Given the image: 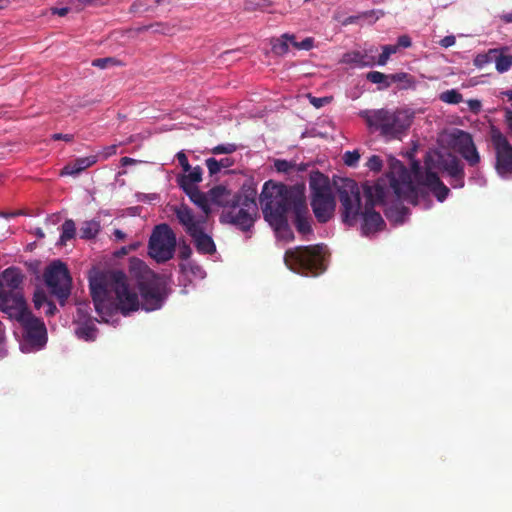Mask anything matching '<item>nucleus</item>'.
<instances>
[{"mask_svg": "<svg viewBox=\"0 0 512 512\" xmlns=\"http://www.w3.org/2000/svg\"><path fill=\"white\" fill-rule=\"evenodd\" d=\"M182 269L185 273L191 274L192 276L198 279H204L206 276V272L204 271V269L193 262H188L182 265Z\"/></svg>", "mask_w": 512, "mask_h": 512, "instance_id": "nucleus-36", "label": "nucleus"}, {"mask_svg": "<svg viewBox=\"0 0 512 512\" xmlns=\"http://www.w3.org/2000/svg\"><path fill=\"white\" fill-rule=\"evenodd\" d=\"M274 168L278 173L290 174L296 170V163L284 159L274 160Z\"/></svg>", "mask_w": 512, "mask_h": 512, "instance_id": "nucleus-34", "label": "nucleus"}, {"mask_svg": "<svg viewBox=\"0 0 512 512\" xmlns=\"http://www.w3.org/2000/svg\"><path fill=\"white\" fill-rule=\"evenodd\" d=\"M100 231V223L95 220L86 221L80 228V237L83 239H91Z\"/></svg>", "mask_w": 512, "mask_h": 512, "instance_id": "nucleus-28", "label": "nucleus"}, {"mask_svg": "<svg viewBox=\"0 0 512 512\" xmlns=\"http://www.w3.org/2000/svg\"><path fill=\"white\" fill-rule=\"evenodd\" d=\"M0 339H4V328L2 323L0 322Z\"/></svg>", "mask_w": 512, "mask_h": 512, "instance_id": "nucleus-64", "label": "nucleus"}, {"mask_svg": "<svg viewBox=\"0 0 512 512\" xmlns=\"http://www.w3.org/2000/svg\"><path fill=\"white\" fill-rule=\"evenodd\" d=\"M20 325L23 327V339L20 349L24 353H32L42 350L47 343V329L42 320L28 315Z\"/></svg>", "mask_w": 512, "mask_h": 512, "instance_id": "nucleus-10", "label": "nucleus"}, {"mask_svg": "<svg viewBox=\"0 0 512 512\" xmlns=\"http://www.w3.org/2000/svg\"><path fill=\"white\" fill-rule=\"evenodd\" d=\"M370 130L377 131L386 140L401 139L413 121L409 109H368L360 112Z\"/></svg>", "mask_w": 512, "mask_h": 512, "instance_id": "nucleus-3", "label": "nucleus"}, {"mask_svg": "<svg viewBox=\"0 0 512 512\" xmlns=\"http://www.w3.org/2000/svg\"><path fill=\"white\" fill-rule=\"evenodd\" d=\"M195 247L199 253L212 254L216 251L215 243L212 237L208 234L207 229L201 230L194 236H191Z\"/></svg>", "mask_w": 512, "mask_h": 512, "instance_id": "nucleus-22", "label": "nucleus"}, {"mask_svg": "<svg viewBox=\"0 0 512 512\" xmlns=\"http://www.w3.org/2000/svg\"><path fill=\"white\" fill-rule=\"evenodd\" d=\"M272 49L276 54H285L289 51V44L287 39H285V34L274 40L272 43Z\"/></svg>", "mask_w": 512, "mask_h": 512, "instance_id": "nucleus-37", "label": "nucleus"}, {"mask_svg": "<svg viewBox=\"0 0 512 512\" xmlns=\"http://www.w3.org/2000/svg\"><path fill=\"white\" fill-rule=\"evenodd\" d=\"M175 215L191 237L203 229H207V215H196L189 207L181 205L175 208Z\"/></svg>", "mask_w": 512, "mask_h": 512, "instance_id": "nucleus-15", "label": "nucleus"}, {"mask_svg": "<svg viewBox=\"0 0 512 512\" xmlns=\"http://www.w3.org/2000/svg\"><path fill=\"white\" fill-rule=\"evenodd\" d=\"M113 235H114L116 240H123L125 238V236H126L125 233L122 230H120V229H115L113 231Z\"/></svg>", "mask_w": 512, "mask_h": 512, "instance_id": "nucleus-59", "label": "nucleus"}, {"mask_svg": "<svg viewBox=\"0 0 512 512\" xmlns=\"http://www.w3.org/2000/svg\"><path fill=\"white\" fill-rule=\"evenodd\" d=\"M489 137L495 151L496 172L503 179L512 178V145L495 126H491Z\"/></svg>", "mask_w": 512, "mask_h": 512, "instance_id": "nucleus-9", "label": "nucleus"}, {"mask_svg": "<svg viewBox=\"0 0 512 512\" xmlns=\"http://www.w3.org/2000/svg\"><path fill=\"white\" fill-rule=\"evenodd\" d=\"M260 204L264 218L274 229L276 237L285 242L293 240L294 235L288 225L287 206L281 187L272 181L266 182L260 195Z\"/></svg>", "mask_w": 512, "mask_h": 512, "instance_id": "nucleus-4", "label": "nucleus"}, {"mask_svg": "<svg viewBox=\"0 0 512 512\" xmlns=\"http://www.w3.org/2000/svg\"><path fill=\"white\" fill-rule=\"evenodd\" d=\"M136 162H137V160H135L133 158H130V157H123V158H121V165L122 166L132 165V164H135Z\"/></svg>", "mask_w": 512, "mask_h": 512, "instance_id": "nucleus-58", "label": "nucleus"}, {"mask_svg": "<svg viewBox=\"0 0 512 512\" xmlns=\"http://www.w3.org/2000/svg\"><path fill=\"white\" fill-rule=\"evenodd\" d=\"M426 165L423 170L419 163L414 162L411 169L407 170L400 161L392 159L391 170L386 177L364 187V206L358 184L353 180L343 181L339 188V199L344 223L352 226L360 218L362 234L370 236L385 226L381 215L374 210L376 204L384 206L387 219L399 225L409 215L404 206L405 202L429 209L432 202L428 199V192H432L439 202H443L450 191L437 174L431 171L428 163Z\"/></svg>", "mask_w": 512, "mask_h": 512, "instance_id": "nucleus-1", "label": "nucleus"}, {"mask_svg": "<svg viewBox=\"0 0 512 512\" xmlns=\"http://www.w3.org/2000/svg\"><path fill=\"white\" fill-rule=\"evenodd\" d=\"M309 187L315 217L321 223L329 221L336 205L329 179L320 172H313L310 174Z\"/></svg>", "mask_w": 512, "mask_h": 512, "instance_id": "nucleus-6", "label": "nucleus"}, {"mask_svg": "<svg viewBox=\"0 0 512 512\" xmlns=\"http://www.w3.org/2000/svg\"><path fill=\"white\" fill-rule=\"evenodd\" d=\"M45 308L44 312L46 315L48 316H51V315H54L55 311H56V306L51 302V301H48L45 306H43Z\"/></svg>", "mask_w": 512, "mask_h": 512, "instance_id": "nucleus-52", "label": "nucleus"}, {"mask_svg": "<svg viewBox=\"0 0 512 512\" xmlns=\"http://www.w3.org/2000/svg\"><path fill=\"white\" fill-rule=\"evenodd\" d=\"M88 309H89V307L87 304H85V303L78 304L77 316H76L75 322H81V321L91 319L90 317H88Z\"/></svg>", "mask_w": 512, "mask_h": 512, "instance_id": "nucleus-43", "label": "nucleus"}, {"mask_svg": "<svg viewBox=\"0 0 512 512\" xmlns=\"http://www.w3.org/2000/svg\"><path fill=\"white\" fill-rule=\"evenodd\" d=\"M368 81L374 84H379V89H386L390 86L389 75H386L379 71H371L366 75Z\"/></svg>", "mask_w": 512, "mask_h": 512, "instance_id": "nucleus-29", "label": "nucleus"}, {"mask_svg": "<svg viewBox=\"0 0 512 512\" xmlns=\"http://www.w3.org/2000/svg\"><path fill=\"white\" fill-rule=\"evenodd\" d=\"M448 143L453 150L458 152L471 166L480 161V155L476 149L470 133L454 129L448 134Z\"/></svg>", "mask_w": 512, "mask_h": 512, "instance_id": "nucleus-13", "label": "nucleus"}, {"mask_svg": "<svg viewBox=\"0 0 512 512\" xmlns=\"http://www.w3.org/2000/svg\"><path fill=\"white\" fill-rule=\"evenodd\" d=\"M23 276L18 268L9 267L5 269L0 276V291L9 288L10 291H16L21 285Z\"/></svg>", "mask_w": 512, "mask_h": 512, "instance_id": "nucleus-19", "label": "nucleus"}, {"mask_svg": "<svg viewBox=\"0 0 512 512\" xmlns=\"http://www.w3.org/2000/svg\"><path fill=\"white\" fill-rule=\"evenodd\" d=\"M7 355V350L4 344V339H0V359Z\"/></svg>", "mask_w": 512, "mask_h": 512, "instance_id": "nucleus-60", "label": "nucleus"}, {"mask_svg": "<svg viewBox=\"0 0 512 512\" xmlns=\"http://www.w3.org/2000/svg\"><path fill=\"white\" fill-rule=\"evenodd\" d=\"M61 235L59 239V244L64 245L68 240L72 239L75 236L76 227L73 220H66L61 227Z\"/></svg>", "mask_w": 512, "mask_h": 512, "instance_id": "nucleus-30", "label": "nucleus"}, {"mask_svg": "<svg viewBox=\"0 0 512 512\" xmlns=\"http://www.w3.org/2000/svg\"><path fill=\"white\" fill-rule=\"evenodd\" d=\"M411 39L409 36L407 35H402L398 38V48L399 47H402V48H408L411 46Z\"/></svg>", "mask_w": 512, "mask_h": 512, "instance_id": "nucleus-50", "label": "nucleus"}, {"mask_svg": "<svg viewBox=\"0 0 512 512\" xmlns=\"http://www.w3.org/2000/svg\"><path fill=\"white\" fill-rule=\"evenodd\" d=\"M382 165H383V162H382L381 158L377 155H372L366 163V166L371 171H374V172H379L382 168Z\"/></svg>", "mask_w": 512, "mask_h": 512, "instance_id": "nucleus-41", "label": "nucleus"}, {"mask_svg": "<svg viewBox=\"0 0 512 512\" xmlns=\"http://www.w3.org/2000/svg\"><path fill=\"white\" fill-rule=\"evenodd\" d=\"M0 310L10 319L21 323L31 312L19 291H0Z\"/></svg>", "mask_w": 512, "mask_h": 512, "instance_id": "nucleus-14", "label": "nucleus"}, {"mask_svg": "<svg viewBox=\"0 0 512 512\" xmlns=\"http://www.w3.org/2000/svg\"><path fill=\"white\" fill-rule=\"evenodd\" d=\"M398 51V46L395 45H384L382 46V53L376 60V65L384 66L387 64L390 56Z\"/></svg>", "mask_w": 512, "mask_h": 512, "instance_id": "nucleus-35", "label": "nucleus"}, {"mask_svg": "<svg viewBox=\"0 0 512 512\" xmlns=\"http://www.w3.org/2000/svg\"><path fill=\"white\" fill-rule=\"evenodd\" d=\"M173 1L174 0H138L133 5V8L136 12H144L152 9L155 4L171 3Z\"/></svg>", "mask_w": 512, "mask_h": 512, "instance_id": "nucleus-33", "label": "nucleus"}, {"mask_svg": "<svg viewBox=\"0 0 512 512\" xmlns=\"http://www.w3.org/2000/svg\"><path fill=\"white\" fill-rule=\"evenodd\" d=\"M456 42V38L454 35H448V36H445L444 38H442L439 42V44L441 45V47L443 48H449L451 46H453Z\"/></svg>", "mask_w": 512, "mask_h": 512, "instance_id": "nucleus-48", "label": "nucleus"}, {"mask_svg": "<svg viewBox=\"0 0 512 512\" xmlns=\"http://www.w3.org/2000/svg\"><path fill=\"white\" fill-rule=\"evenodd\" d=\"M44 279L50 292L64 305L71 290V278L65 264L61 261L52 262L45 270Z\"/></svg>", "mask_w": 512, "mask_h": 512, "instance_id": "nucleus-11", "label": "nucleus"}, {"mask_svg": "<svg viewBox=\"0 0 512 512\" xmlns=\"http://www.w3.org/2000/svg\"><path fill=\"white\" fill-rule=\"evenodd\" d=\"M115 64H117V61L114 58H99V59L93 60V62H92L93 66L101 68V69H105L108 66L115 65Z\"/></svg>", "mask_w": 512, "mask_h": 512, "instance_id": "nucleus-44", "label": "nucleus"}, {"mask_svg": "<svg viewBox=\"0 0 512 512\" xmlns=\"http://www.w3.org/2000/svg\"><path fill=\"white\" fill-rule=\"evenodd\" d=\"M129 275L139 288L141 302L122 271H111L90 279L94 307L102 322L115 325L119 321V312L128 316L140 308L151 312L163 306L167 297L164 277L135 257L129 260Z\"/></svg>", "mask_w": 512, "mask_h": 512, "instance_id": "nucleus-2", "label": "nucleus"}, {"mask_svg": "<svg viewBox=\"0 0 512 512\" xmlns=\"http://www.w3.org/2000/svg\"><path fill=\"white\" fill-rule=\"evenodd\" d=\"M184 192L189 196V198L191 199V201L193 203H195L197 206H199L203 210L205 215H208V213L211 210L208 193L206 195L201 193L197 187L191 188V189H186V190H184Z\"/></svg>", "mask_w": 512, "mask_h": 512, "instance_id": "nucleus-25", "label": "nucleus"}, {"mask_svg": "<svg viewBox=\"0 0 512 512\" xmlns=\"http://www.w3.org/2000/svg\"><path fill=\"white\" fill-rule=\"evenodd\" d=\"M240 196L223 185L215 186L208 191L210 204L222 207H231Z\"/></svg>", "mask_w": 512, "mask_h": 512, "instance_id": "nucleus-18", "label": "nucleus"}, {"mask_svg": "<svg viewBox=\"0 0 512 512\" xmlns=\"http://www.w3.org/2000/svg\"><path fill=\"white\" fill-rule=\"evenodd\" d=\"M313 47V39L310 37L305 38L299 45H297V50H310Z\"/></svg>", "mask_w": 512, "mask_h": 512, "instance_id": "nucleus-49", "label": "nucleus"}, {"mask_svg": "<svg viewBox=\"0 0 512 512\" xmlns=\"http://www.w3.org/2000/svg\"><path fill=\"white\" fill-rule=\"evenodd\" d=\"M237 150V146L232 143L220 144L212 149L213 154H231Z\"/></svg>", "mask_w": 512, "mask_h": 512, "instance_id": "nucleus-40", "label": "nucleus"}, {"mask_svg": "<svg viewBox=\"0 0 512 512\" xmlns=\"http://www.w3.org/2000/svg\"><path fill=\"white\" fill-rule=\"evenodd\" d=\"M326 246H298L286 251L284 262L293 272L317 276L325 270Z\"/></svg>", "mask_w": 512, "mask_h": 512, "instance_id": "nucleus-5", "label": "nucleus"}, {"mask_svg": "<svg viewBox=\"0 0 512 512\" xmlns=\"http://www.w3.org/2000/svg\"><path fill=\"white\" fill-rule=\"evenodd\" d=\"M439 99L447 104H458L463 100L462 94L456 89H450L442 92Z\"/></svg>", "mask_w": 512, "mask_h": 512, "instance_id": "nucleus-31", "label": "nucleus"}, {"mask_svg": "<svg viewBox=\"0 0 512 512\" xmlns=\"http://www.w3.org/2000/svg\"><path fill=\"white\" fill-rule=\"evenodd\" d=\"M205 163L210 174H216L220 172L221 169L229 168L233 165V161L230 158H222L220 160L208 158Z\"/></svg>", "mask_w": 512, "mask_h": 512, "instance_id": "nucleus-27", "label": "nucleus"}, {"mask_svg": "<svg viewBox=\"0 0 512 512\" xmlns=\"http://www.w3.org/2000/svg\"><path fill=\"white\" fill-rule=\"evenodd\" d=\"M498 53V49H489L488 52L478 54L474 59L475 66L482 68L488 63L494 62L495 55Z\"/></svg>", "mask_w": 512, "mask_h": 512, "instance_id": "nucleus-32", "label": "nucleus"}, {"mask_svg": "<svg viewBox=\"0 0 512 512\" xmlns=\"http://www.w3.org/2000/svg\"><path fill=\"white\" fill-rule=\"evenodd\" d=\"M360 159V154L357 150L346 151L343 155V161L345 165L349 167H354L358 163Z\"/></svg>", "mask_w": 512, "mask_h": 512, "instance_id": "nucleus-38", "label": "nucleus"}, {"mask_svg": "<svg viewBox=\"0 0 512 512\" xmlns=\"http://www.w3.org/2000/svg\"><path fill=\"white\" fill-rule=\"evenodd\" d=\"M78 327L75 334L79 339L84 341H94L97 338V328L92 319L76 322Z\"/></svg>", "mask_w": 512, "mask_h": 512, "instance_id": "nucleus-23", "label": "nucleus"}, {"mask_svg": "<svg viewBox=\"0 0 512 512\" xmlns=\"http://www.w3.org/2000/svg\"><path fill=\"white\" fill-rule=\"evenodd\" d=\"M326 102V98H316V97H313L311 99V103L316 107V108H320L324 103Z\"/></svg>", "mask_w": 512, "mask_h": 512, "instance_id": "nucleus-55", "label": "nucleus"}, {"mask_svg": "<svg viewBox=\"0 0 512 512\" xmlns=\"http://www.w3.org/2000/svg\"><path fill=\"white\" fill-rule=\"evenodd\" d=\"M109 0H81L84 4L90 5H104L108 3Z\"/></svg>", "mask_w": 512, "mask_h": 512, "instance_id": "nucleus-56", "label": "nucleus"}, {"mask_svg": "<svg viewBox=\"0 0 512 512\" xmlns=\"http://www.w3.org/2000/svg\"><path fill=\"white\" fill-rule=\"evenodd\" d=\"M498 53L495 55V67L499 73H505L512 67V54H507L508 48H497Z\"/></svg>", "mask_w": 512, "mask_h": 512, "instance_id": "nucleus-26", "label": "nucleus"}, {"mask_svg": "<svg viewBox=\"0 0 512 512\" xmlns=\"http://www.w3.org/2000/svg\"><path fill=\"white\" fill-rule=\"evenodd\" d=\"M116 152H117V145L116 144L106 146L101 151H99V153L96 155L97 156V160L99 158L103 159V160H106L109 157L115 155Z\"/></svg>", "mask_w": 512, "mask_h": 512, "instance_id": "nucleus-42", "label": "nucleus"}, {"mask_svg": "<svg viewBox=\"0 0 512 512\" xmlns=\"http://www.w3.org/2000/svg\"><path fill=\"white\" fill-rule=\"evenodd\" d=\"M176 248V236L167 224L157 225L150 236L148 254L157 263L173 258Z\"/></svg>", "mask_w": 512, "mask_h": 512, "instance_id": "nucleus-8", "label": "nucleus"}, {"mask_svg": "<svg viewBox=\"0 0 512 512\" xmlns=\"http://www.w3.org/2000/svg\"><path fill=\"white\" fill-rule=\"evenodd\" d=\"M469 111L478 114L481 111L482 103L478 99H469L466 101Z\"/></svg>", "mask_w": 512, "mask_h": 512, "instance_id": "nucleus-45", "label": "nucleus"}, {"mask_svg": "<svg viewBox=\"0 0 512 512\" xmlns=\"http://www.w3.org/2000/svg\"><path fill=\"white\" fill-rule=\"evenodd\" d=\"M10 0H0V9L8 7Z\"/></svg>", "mask_w": 512, "mask_h": 512, "instance_id": "nucleus-63", "label": "nucleus"}, {"mask_svg": "<svg viewBox=\"0 0 512 512\" xmlns=\"http://www.w3.org/2000/svg\"><path fill=\"white\" fill-rule=\"evenodd\" d=\"M19 214H20V212H13V213L0 212V217L9 218V217H14Z\"/></svg>", "mask_w": 512, "mask_h": 512, "instance_id": "nucleus-62", "label": "nucleus"}, {"mask_svg": "<svg viewBox=\"0 0 512 512\" xmlns=\"http://www.w3.org/2000/svg\"><path fill=\"white\" fill-rule=\"evenodd\" d=\"M176 156H177L178 162L181 165V167L183 168V170L188 171L191 166L188 162V159H187V156L185 155V153L183 151H180L177 153Z\"/></svg>", "mask_w": 512, "mask_h": 512, "instance_id": "nucleus-47", "label": "nucleus"}, {"mask_svg": "<svg viewBox=\"0 0 512 512\" xmlns=\"http://www.w3.org/2000/svg\"><path fill=\"white\" fill-rule=\"evenodd\" d=\"M438 168L447 173L450 177V184L453 188H462L464 186V169L455 156L448 154L447 156H440L438 161Z\"/></svg>", "mask_w": 512, "mask_h": 512, "instance_id": "nucleus-16", "label": "nucleus"}, {"mask_svg": "<svg viewBox=\"0 0 512 512\" xmlns=\"http://www.w3.org/2000/svg\"><path fill=\"white\" fill-rule=\"evenodd\" d=\"M389 78L393 82H406L408 84H411L409 75L404 72L389 75Z\"/></svg>", "mask_w": 512, "mask_h": 512, "instance_id": "nucleus-46", "label": "nucleus"}, {"mask_svg": "<svg viewBox=\"0 0 512 512\" xmlns=\"http://www.w3.org/2000/svg\"><path fill=\"white\" fill-rule=\"evenodd\" d=\"M502 20L505 21L506 23H511L512 22V11L509 12V13H505L502 15Z\"/></svg>", "mask_w": 512, "mask_h": 512, "instance_id": "nucleus-61", "label": "nucleus"}, {"mask_svg": "<svg viewBox=\"0 0 512 512\" xmlns=\"http://www.w3.org/2000/svg\"><path fill=\"white\" fill-rule=\"evenodd\" d=\"M256 214L257 204L255 200L240 196L223 215V218L226 222L246 231L253 226Z\"/></svg>", "mask_w": 512, "mask_h": 512, "instance_id": "nucleus-12", "label": "nucleus"}, {"mask_svg": "<svg viewBox=\"0 0 512 512\" xmlns=\"http://www.w3.org/2000/svg\"><path fill=\"white\" fill-rule=\"evenodd\" d=\"M52 139L53 140H63V141H66V142H70V141H72L73 136L71 134L56 133V134L52 135Z\"/></svg>", "mask_w": 512, "mask_h": 512, "instance_id": "nucleus-51", "label": "nucleus"}, {"mask_svg": "<svg viewBox=\"0 0 512 512\" xmlns=\"http://www.w3.org/2000/svg\"><path fill=\"white\" fill-rule=\"evenodd\" d=\"M202 180V168L200 166L190 167L184 174L178 176L177 183L183 189L196 188L197 184Z\"/></svg>", "mask_w": 512, "mask_h": 512, "instance_id": "nucleus-21", "label": "nucleus"}, {"mask_svg": "<svg viewBox=\"0 0 512 512\" xmlns=\"http://www.w3.org/2000/svg\"><path fill=\"white\" fill-rule=\"evenodd\" d=\"M376 51L374 46H370L364 50H353L346 52L340 59L341 64H345L350 68H365L376 65V58L373 53Z\"/></svg>", "mask_w": 512, "mask_h": 512, "instance_id": "nucleus-17", "label": "nucleus"}, {"mask_svg": "<svg viewBox=\"0 0 512 512\" xmlns=\"http://www.w3.org/2000/svg\"><path fill=\"white\" fill-rule=\"evenodd\" d=\"M49 300L43 290H36L33 295V302L36 309H41Z\"/></svg>", "mask_w": 512, "mask_h": 512, "instance_id": "nucleus-39", "label": "nucleus"}, {"mask_svg": "<svg viewBox=\"0 0 512 512\" xmlns=\"http://www.w3.org/2000/svg\"><path fill=\"white\" fill-rule=\"evenodd\" d=\"M97 162V156L91 155L80 157L67 164L61 171V175L77 176L86 168L93 166Z\"/></svg>", "mask_w": 512, "mask_h": 512, "instance_id": "nucleus-20", "label": "nucleus"}, {"mask_svg": "<svg viewBox=\"0 0 512 512\" xmlns=\"http://www.w3.org/2000/svg\"><path fill=\"white\" fill-rule=\"evenodd\" d=\"M281 187L282 196H285L287 213H292L294 222L299 233L306 235L312 233L311 222L306 204L305 188L297 185L288 187L278 184Z\"/></svg>", "mask_w": 512, "mask_h": 512, "instance_id": "nucleus-7", "label": "nucleus"}, {"mask_svg": "<svg viewBox=\"0 0 512 512\" xmlns=\"http://www.w3.org/2000/svg\"><path fill=\"white\" fill-rule=\"evenodd\" d=\"M471 181L479 186H484L486 184V179L480 174H476L475 176H473L471 178Z\"/></svg>", "mask_w": 512, "mask_h": 512, "instance_id": "nucleus-53", "label": "nucleus"}, {"mask_svg": "<svg viewBox=\"0 0 512 512\" xmlns=\"http://www.w3.org/2000/svg\"><path fill=\"white\" fill-rule=\"evenodd\" d=\"M184 192L189 196V198L191 199V201L193 203H195L197 206H199L203 210L205 215H208V213L211 210L208 193L206 195L201 193L197 187L191 188V189H186V190H184Z\"/></svg>", "mask_w": 512, "mask_h": 512, "instance_id": "nucleus-24", "label": "nucleus"}, {"mask_svg": "<svg viewBox=\"0 0 512 512\" xmlns=\"http://www.w3.org/2000/svg\"><path fill=\"white\" fill-rule=\"evenodd\" d=\"M52 13L56 14L58 16H65L68 13V8L62 7V8H53Z\"/></svg>", "mask_w": 512, "mask_h": 512, "instance_id": "nucleus-57", "label": "nucleus"}, {"mask_svg": "<svg viewBox=\"0 0 512 512\" xmlns=\"http://www.w3.org/2000/svg\"><path fill=\"white\" fill-rule=\"evenodd\" d=\"M285 39H287L289 48L293 47L297 49V45H299V42L296 41L295 36L292 34H285Z\"/></svg>", "mask_w": 512, "mask_h": 512, "instance_id": "nucleus-54", "label": "nucleus"}]
</instances>
